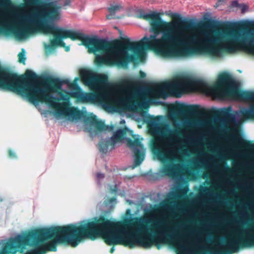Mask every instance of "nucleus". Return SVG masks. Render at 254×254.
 I'll return each instance as SVG.
<instances>
[{
	"mask_svg": "<svg viewBox=\"0 0 254 254\" xmlns=\"http://www.w3.org/2000/svg\"><path fill=\"white\" fill-rule=\"evenodd\" d=\"M151 17L149 36L140 42L127 38L108 51L110 62L125 66L135 58H141L145 50H152L166 58H181L195 55L221 57L224 51L234 53L245 50L254 55V28L243 29L205 26L195 28L176 20L167 22L154 12Z\"/></svg>",
	"mask_w": 254,
	"mask_h": 254,
	"instance_id": "f257e3e1",
	"label": "nucleus"
},
{
	"mask_svg": "<svg viewBox=\"0 0 254 254\" xmlns=\"http://www.w3.org/2000/svg\"><path fill=\"white\" fill-rule=\"evenodd\" d=\"M127 215H131V210H127ZM154 218L150 221L144 217L127 219L129 224L114 223L102 218L85 220L78 224L65 226L44 227L30 232V245L37 247L30 250V254H45L47 251H56L58 244L66 242L72 247L77 246L83 240H94L102 237L109 244H124L133 247L135 245L145 248L152 245L151 234L171 239L177 238L179 230L176 223L168 217Z\"/></svg>",
	"mask_w": 254,
	"mask_h": 254,
	"instance_id": "f03ea898",
	"label": "nucleus"
},
{
	"mask_svg": "<svg viewBox=\"0 0 254 254\" xmlns=\"http://www.w3.org/2000/svg\"><path fill=\"white\" fill-rule=\"evenodd\" d=\"M1 8L7 11L9 30L19 40L36 28L55 29L54 22L61 17L57 0H1Z\"/></svg>",
	"mask_w": 254,
	"mask_h": 254,
	"instance_id": "7ed1b4c3",
	"label": "nucleus"
},
{
	"mask_svg": "<svg viewBox=\"0 0 254 254\" xmlns=\"http://www.w3.org/2000/svg\"><path fill=\"white\" fill-rule=\"evenodd\" d=\"M221 233L222 237L220 242L212 238L207 243L199 231L194 232V238L188 235L189 241L184 240L181 243L180 239L174 242L178 249L186 254H198V250H191L189 245H193L200 250H207L210 246H214L217 251L215 254H233L238 252L240 248L248 242H254V224L245 228L239 226H230L229 229L223 228Z\"/></svg>",
	"mask_w": 254,
	"mask_h": 254,
	"instance_id": "20e7f679",
	"label": "nucleus"
},
{
	"mask_svg": "<svg viewBox=\"0 0 254 254\" xmlns=\"http://www.w3.org/2000/svg\"><path fill=\"white\" fill-rule=\"evenodd\" d=\"M61 17L59 19L54 22L55 28L48 31H45L42 28H36L29 32L26 36L23 38H27L29 35L33 33L40 31L45 34L52 35L54 38L52 39L49 44H45V50L47 54H50L54 49V46H60L65 47L66 51H69V46H65V44L62 41L64 38H69L72 40L79 39L82 41L81 45L86 47L90 53H95L96 55V61L99 64H103L108 65H117L120 66L118 63L110 62V59H112V55L108 51V48L113 46L114 44L109 43L105 40L101 39L97 36H86L76 31L67 30L59 27L57 23L62 17V5L60 3ZM23 40V39H22Z\"/></svg>",
	"mask_w": 254,
	"mask_h": 254,
	"instance_id": "39448f33",
	"label": "nucleus"
},
{
	"mask_svg": "<svg viewBox=\"0 0 254 254\" xmlns=\"http://www.w3.org/2000/svg\"><path fill=\"white\" fill-rule=\"evenodd\" d=\"M149 130L154 136L155 154L158 160L166 162L180 160L181 155L179 152L181 138L170 129L164 130L159 126V122L154 120L148 122Z\"/></svg>",
	"mask_w": 254,
	"mask_h": 254,
	"instance_id": "423d86ee",
	"label": "nucleus"
},
{
	"mask_svg": "<svg viewBox=\"0 0 254 254\" xmlns=\"http://www.w3.org/2000/svg\"><path fill=\"white\" fill-rule=\"evenodd\" d=\"M142 140V138L138 135L133 134L131 130L119 129L115 131L110 138L103 139L100 142L99 150L105 153L125 143L132 150L134 163L138 165L144 160L145 155V149L141 143Z\"/></svg>",
	"mask_w": 254,
	"mask_h": 254,
	"instance_id": "0eeeda50",
	"label": "nucleus"
},
{
	"mask_svg": "<svg viewBox=\"0 0 254 254\" xmlns=\"http://www.w3.org/2000/svg\"><path fill=\"white\" fill-rule=\"evenodd\" d=\"M179 169L180 165L179 164L172 163L167 165L160 171L161 176L167 175L173 178L175 184L172 188L169 193V196L171 198L175 199L181 197V192L185 194L188 191L186 187H184L186 183V179L184 176L180 175Z\"/></svg>",
	"mask_w": 254,
	"mask_h": 254,
	"instance_id": "6e6552de",
	"label": "nucleus"
},
{
	"mask_svg": "<svg viewBox=\"0 0 254 254\" xmlns=\"http://www.w3.org/2000/svg\"><path fill=\"white\" fill-rule=\"evenodd\" d=\"M85 130L92 136L105 133L107 131H112L114 126H106L104 123L94 121H89L85 124Z\"/></svg>",
	"mask_w": 254,
	"mask_h": 254,
	"instance_id": "1a4fd4ad",
	"label": "nucleus"
},
{
	"mask_svg": "<svg viewBox=\"0 0 254 254\" xmlns=\"http://www.w3.org/2000/svg\"><path fill=\"white\" fill-rule=\"evenodd\" d=\"M185 104L178 103L175 106H172L169 108V116L173 120H176L183 113V109L185 108Z\"/></svg>",
	"mask_w": 254,
	"mask_h": 254,
	"instance_id": "9d476101",
	"label": "nucleus"
},
{
	"mask_svg": "<svg viewBox=\"0 0 254 254\" xmlns=\"http://www.w3.org/2000/svg\"><path fill=\"white\" fill-rule=\"evenodd\" d=\"M122 8L123 6L121 3H114L111 4L108 8L110 14L107 15V18L110 19L119 18V17L116 16V13Z\"/></svg>",
	"mask_w": 254,
	"mask_h": 254,
	"instance_id": "9b49d317",
	"label": "nucleus"
},
{
	"mask_svg": "<svg viewBox=\"0 0 254 254\" xmlns=\"http://www.w3.org/2000/svg\"><path fill=\"white\" fill-rule=\"evenodd\" d=\"M232 121L236 124H239L241 121L244 120V108L236 112L235 114L230 115Z\"/></svg>",
	"mask_w": 254,
	"mask_h": 254,
	"instance_id": "f8f14e48",
	"label": "nucleus"
},
{
	"mask_svg": "<svg viewBox=\"0 0 254 254\" xmlns=\"http://www.w3.org/2000/svg\"><path fill=\"white\" fill-rule=\"evenodd\" d=\"M18 57L19 62L23 63V64H25L26 57V51L24 49H22L21 52L19 53L18 54Z\"/></svg>",
	"mask_w": 254,
	"mask_h": 254,
	"instance_id": "ddd939ff",
	"label": "nucleus"
},
{
	"mask_svg": "<svg viewBox=\"0 0 254 254\" xmlns=\"http://www.w3.org/2000/svg\"><path fill=\"white\" fill-rule=\"evenodd\" d=\"M154 12H143L140 14V16L145 19L150 18L152 16H153V13Z\"/></svg>",
	"mask_w": 254,
	"mask_h": 254,
	"instance_id": "4468645a",
	"label": "nucleus"
},
{
	"mask_svg": "<svg viewBox=\"0 0 254 254\" xmlns=\"http://www.w3.org/2000/svg\"><path fill=\"white\" fill-rule=\"evenodd\" d=\"M104 177H105V176L103 173H99L97 174V176H96L97 182L99 184V185H101V181L104 179Z\"/></svg>",
	"mask_w": 254,
	"mask_h": 254,
	"instance_id": "2eb2a0df",
	"label": "nucleus"
},
{
	"mask_svg": "<svg viewBox=\"0 0 254 254\" xmlns=\"http://www.w3.org/2000/svg\"><path fill=\"white\" fill-rule=\"evenodd\" d=\"M240 7L241 8V12L243 13H244L248 11L249 6L246 4H241V5H240Z\"/></svg>",
	"mask_w": 254,
	"mask_h": 254,
	"instance_id": "dca6fc26",
	"label": "nucleus"
},
{
	"mask_svg": "<svg viewBox=\"0 0 254 254\" xmlns=\"http://www.w3.org/2000/svg\"><path fill=\"white\" fill-rule=\"evenodd\" d=\"M232 137L234 139V141L235 142H238L240 145H243V141L242 139H241L236 135H233Z\"/></svg>",
	"mask_w": 254,
	"mask_h": 254,
	"instance_id": "f3484780",
	"label": "nucleus"
},
{
	"mask_svg": "<svg viewBox=\"0 0 254 254\" xmlns=\"http://www.w3.org/2000/svg\"><path fill=\"white\" fill-rule=\"evenodd\" d=\"M169 15L173 18H178L179 19H181L182 18L180 14L176 12H171L169 13Z\"/></svg>",
	"mask_w": 254,
	"mask_h": 254,
	"instance_id": "a211bd4d",
	"label": "nucleus"
},
{
	"mask_svg": "<svg viewBox=\"0 0 254 254\" xmlns=\"http://www.w3.org/2000/svg\"><path fill=\"white\" fill-rule=\"evenodd\" d=\"M116 202V198H114L111 199L110 200L109 202H107V204L110 205L111 206H112L114 204H115Z\"/></svg>",
	"mask_w": 254,
	"mask_h": 254,
	"instance_id": "6ab92c4d",
	"label": "nucleus"
},
{
	"mask_svg": "<svg viewBox=\"0 0 254 254\" xmlns=\"http://www.w3.org/2000/svg\"><path fill=\"white\" fill-rule=\"evenodd\" d=\"M225 0H218L217 2L216 3V5H215V7L217 8L218 7L220 4H221L223 2L225 1Z\"/></svg>",
	"mask_w": 254,
	"mask_h": 254,
	"instance_id": "aec40b11",
	"label": "nucleus"
},
{
	"mask_svg": "<svg viewBox=\"0 0 254 254\" xmlns=\"http://www.w3.org/2000/svg\"><path fill=\"white\" fill-rule=\"evenodd\" d=\"M174 204H175V206L174 207V208L176 210H182V208L179 206V204H177L175 202H172Z\"/></svg>",
	"mask_w": 254,
	"mask_h": 254,
	"instance_id": "412c9836",
	"label": "nucleus"
},
{
	"mask_svg": "<svg viewBox=\"0 0 254 254\" xmlns=\"http://www.w3.org/2000/svg\"><path fill=\"white\" fill-rule=\"evenodd\" d=\"M232 5L233 6L235 7H240V5H241V4L238 3V1L237 0H235L233 1Z\"/></svg>",
	"mask_w": 254,
	"mask_h": 254,
	"instance_id": "4be33fe9",
	"label": "nucleus"
},
{
	"mask_svg": "<svg viewBox=\"0 0 254 254\" xmlns=\"http://www.w3.org/2000/svg\"><path fill=\"white\" fill-rule=\"evenodd\" d=\"M198 138L197 137H194L192 139V143L196 145H197L198 144Z\"/></svg>",
	"mask_w": 254,
	"mask_h": 254,
	"instance_id": "5701e85b",
	"label": "nucleus"
},
{
	"mask_svg": "<svg viewBox=\"0 0 254 254\" xmlns=\"http://www.w3.org/2000/svg\"><path fill=\"white\" fill-rule=\"evenodd\" d=\"M9 155L12 158H14L16 156L15 152L12 150L9 151Z\"/></svg>",
	"mask_w": 254,
	"mask_h": 254,
	"instance_id": "b1692460",
	"label": "nucleus"
},
{
	"mask_svg": "<svg viewBox=\"0 0 254 254\" xmlns=\"http://www.w3.org/2000/svg\"><path fill=\"white\" fill-rule=\"evenodd\" d=\"M190 137H187V138L185 139V142H186L187 143H188V144L190 143Z\"/></svg>",
	"mask_w": 254,
	"mask_h": 254,
	"instance_id": "393cba45",
	"label": "nucleus"
},
{
	"mask_svg": "<svg viewBox=\"0 0 254 254\" xmlns=\"http://www.w3.org/2000/svg\"><path fill=\"white\" fill-rule=\"evenodd\" d=\"M247 23L249 24H254V20H247Z\"/></svg>",
	"mask_w": 254,
	"mask_h": 254,
	"instance_id": "a878e982",
	"label": "nucleus"
},
{
	"mask_svg": "<svg viewBox=\"0 0 254 254\" xmlns=\"http://www.w3.org/2000/svg\"><path fill=\"white\" fill-rule=\"evenodd\" d=\"M241 215L243 217H248V212L247 211H245V212L241 213Z\"/></svg>",
	"mask_w": 254,
	"mask_h": 254,
	"instance_id": "bb28decb",
	"label": "nucleus"
},
{
	"mask_svg": "<svg viewBox=\"0 0 254 254\" xmlns=\"http://www.w3.org/2000/svg\"><path fill=\"white\" fill-rule=\"evenodd\" d=\"M226 151L229 153H232L234 151V149L233 148H230L226 149Z\"/></svg>",
	"mask_w": 254,
	"mask_h": 254,
	"instance_id": "cd10ccee",
	"label": "nucleus"
},
{
	"mask_svg": "<svg viewBox=\"0 0 254 254\" xmlns=\"http://www.w3.org/2000/svg\"><path fill=\"white\" fill-rule=\"evenodd\" d=\"M0 24H1V35L2 33V27H3V23H2V19L1 18Z\"/></svg>",
	"mask_w": 254,
	"mask_h": 254,
	"instance_id": "c85d7f7f",
	"label": "nucleus"
},
{
	"mask_svg": "<svg viewBox=\"0 0 254 254\" xmlns=\"http://www.w3.org/2000/svg\"><path fill=\"white\" fill-rule=\"evenodd\" d=\"M124 123H125V120H122L121 121V122H120V124H124Z\"/></svg>",
	"mask_w": 254,
	"mask_h": 254,
	"instance_id": "c756f323",
	"label": "nucleus"
},
{
	"mask_svg": "<svg viewBox=\"0 0 254 254\" xmlns=\"http://www.w3.org/2000/svg\"><path fill=\"white\" fill-rule=\"evenodd\" d=\"M114 251H115V248H112L111 249V252L112 253H113L114 252Z\"/></svg>",
	"mask_w": 254,
	"mask_h": 254,
	"instance_id": "7c9ffc66",
	"label": "nucleus"
},
{
	"mask_svg": "<svg viewBox=\"0 0 254 254\" xmlns=\"http://www.w3.org/2000/svg\"><path fill=\"white\" fill-rule=\"evenodd\" d=\"M229 144L231 146H233L234 145V143L233 142H230Z\"/></svg>",
	"mask_w": 254,
	"mask_h": 254,
	"instance_id": "2f4dec72",
	"label": "nucleus"
},
{
	"mask_svg": "<svg viewBox=\"0 0 254 254\" xmlns=\"http://www.w3.org/2000/svg\"><path fill=\"white\" fill-rule=\"evenodd\" d=\"M111 191H112V192H116L117 190H116L111 189Z\"/></svg>",
	"mask_w": 254,
	"mask_h": 254,
	"instance_id": "473e14b6",
	"label": "nucleus"
},
{
	"mask_svg": "<svg viewBox=\"0 0 254 254\" xmlns=\"http://www.w3.org/2000/svg\"><path fill=\"white\" fill-rule=\"evenodd\" d=\"M249 205L250 206V208H252L253 207V205H252V204H250H250H249Z\"/></svg>",
	"mask_w": 254,
	"mask_h": 254,
	"instance_id": "72a5a7b5",
	"label": "nucleus"
},
{
	"mask_svg": "<svg viewBox=\"0 0 254 254\" xmlns=\"http://www.w3.org/2000/svg\"><path fill=\"white\" fill-rule=\"evenodd\" d=\"M241 153H242V152H239V153L237 154V155H238V156H240V155H241Z\"/></svg>",
	"mask_w": 254,
	"mask_h": 254,
	"instance_id": "f704fd0d",
	"label": "nucleus"
},
{
	"mask_svg": "<svg viewBox=\"0 0 254 254\" xmlns=\"http://www.w3.org/2000/svg\"><path fill=\"white\" fill-rule=\"evenodd\" d=\"M29 72H30L29 70H27L26 71V74H28Z\"/></svg>",
	"mask_w": 254,
	"mask_h": 254,
	"instance_id": "c9c22d12",
	"label": "nucleus"
},
{
	"mask_svg": "<svg viewBox=\"0 0 254 254\" xmlns=\"http://www.w3.org/2000/svg\"><path fill=\"white\" fill-rule=\"evenodd\" d=\"M128 202H129V203H130V204L132 203V201H131L128 200Z\"/></svg>",
	"mask_w": 254,
	"mask_h": 254,
	"instance_id": "e433bc0d",
	"label": "nucleus"
},
{
	"mask_svg": "<svg viewBox=\"0 0 254 254\" xmlns=\"http://www.w3.org/2000/svg\"><path fill=\"white\" fill-rule=\"evenodd\" d=\"M1 254H2L1 253Z\"/></svg>",
	"mask_w": 254,
	"mask_h": 254,
	"instance_id": "4c0bfd02",
	"label": "nucleus"
}]
</instances>
